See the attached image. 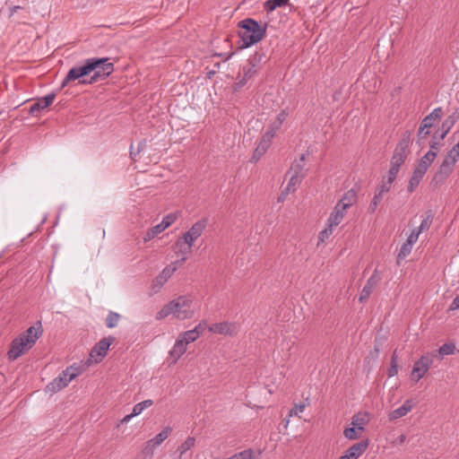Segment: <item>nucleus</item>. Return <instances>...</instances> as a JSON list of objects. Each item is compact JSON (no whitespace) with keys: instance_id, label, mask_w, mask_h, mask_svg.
Returning <instances> with one entry per match:
<instances>
[{"instance_id":"nucleus-19","label":"nucleus","mask_w":459,"mask_h":459,"mask_svg":"<svg viewBox=\"0 0 459 459\" xmlns=\"http://www.w3.org/2000/svg\"><path fill=\"white\" fill-rule=\"evenodd\" d=\"M69 383H70L69 379L67 378L66 376L64 375V372L62 371V373L59 374V376L53 379V381H51L47 385L46 391L49 392V393H53V394L57 393L60 390H62L63 388H65V386H67Z\"/></svg>"},{"instance_id":"nucleus-62","label":"nucleus","mask_w":459,"mask_h":459,"mask_svg":"<svg viewBox=\"0 0 459 459\" xmlns=\"http://www.w3.org/2000/svg\"><path fill=\"white\" fill-rule=\"evenodd\" d=\"M374 354H375V357H377L379 354V348L377 346H375V348H374Z\"/></svg>"},{"instance_id":"nucleus-49","label":"nucleus","mask_w":459,"mask_h":459,"mask_svg":"<svg viewBox=\"0 0 459 459\" xmlns=\"http://www.w3.org/2000/svg\"><path fill=\"white\" fill-rule=\"evenodd\" d=\"M392 184L393 183H389L388 184V180L384 178L383 181H382L381 186L378 187L377 192H378L379 194L384 195L385 193L389 192Z\"/></svg>"},{"instance_id":"nucleus-10","label":"nucleus","mask_w":459,"mask_h":459,"mask_svg":"<svg viewBox=\"0 0 459 459\" xmlns=\"http://www.w3.org/2000/svg\"><path fill=\"white\" fill-rule=\"evenodd\" d=\"M208 220L204 218L192 225V227L183 234L182 241L189 247H192L195 241L202 235L207 226Z\"/></svg>"},{"instance_id":"nucleus-57","label":"nucleus","mask_w":459,"mask_h":459,"mask_svg":"<svg viewBox=\"0 0 459 459\" xmlns=\"http://www.w3.org/2000/svg\"><path fill=\"white\" fill-rule=\"evenodd\" d=\"M290 192L289 190H287L286 188H284L280 195L278 196V202L279 203H282L285 201V199L287 198L288 195L290 194Z\"/></svg>"},{"instance_id":"nucleus-17","label":"nucleus","mask_w":459,"mask_h":459,"mask_svg":"<svg viewBox=\"0 0 459 459\" xmlns=\"http://www.w3.org/2000/svg\"><path fill=\"white\" fill-rule=\"evenodd\" d=\"M209 332L232 336L236 333V325L230 322L216 323L209 326Z\"/></svg>"},{"instance_id":"nucleus-26","label":"nucleus","mask_w":459,"mask_h":459,"mask_svg":"<svg viewBox=\"0 0 459 459\" xmlns=\"http://www.w3.org/2000/svg\"><path fill=\"white\" fill-rule=\"evenodd\" d=\"M425 174L426 172H424L423 170L418 168L414 169L407 186V190L409 193H412L416 189V187L419 186L420 182L421 181Z\"/></svg>"},{"instance_id":"nucleus-64","label":"nucleus","mask_w":459,"mask_h":459,"mask_svg":"<svg viewBox=\"0 0 459 459\" xmlns=\"http://www.w3.org/2000/svg\"><path fill=\"white\" fill-rule=\"evenodd\" d=\"M144 145H145V142H141V143L138 144V147H137V148H140V149H141V151H142Z\"/></svg>"},{"instance_id":"nucleus-20","label":"nucleus","mask_w":459,"mask_h":459,"mask_svg":"<svg viewBox=\"0 0 459 459\" xmlns=\"http://www.w3.org/2000/svg\"><path fill=\"white\" fill-rule=\"evenodd\" d=\"M368 440L363 439L349 447L346 453L351 459H358L367 450Z\"/></svg>"},{"instance_id":"nucleus-52","label":"nucleus","mask_w":459,"mask_h":459,"mask_svg":"<svg viewBox=\"0 0 459 459\" xmlns=\"http://www.w3.org/2000/svg\"><path fill=\"white\" fill-rule=\"evenodd\" d=\"M304 404L297 405L295 404L289 412V417L297 416L299 412H302L305 409Z\"/></svg>"},{"instance_id":"nucleus-8","label":"nucleus","mask_w":459,"mask_h":459,"mask_svg":"<svg viewBox=\"0 0 459 459\" xmlns=\"http://www.w3.org/2000/svg\"><path fill=\"white\" fill-rule=\"evenodd\" d=\"M116 341L112 335L105 337L99 341L90 352V359L95 363L100 362L107 355L110 345Z\"/></svg>"},{"instance_id":"nucleus-35","label":"nucleus","mask_w":459,"mask_h":459,"mask_svg":"<svg viewBox=\"0 0 459 459\" xmlns=\"http://www.w3.org/2000/svg\"><path fill=\"white\" fill-rule=\"evenodd\" d=\"M178 337L184 341V343L188 344L196 341L199 336L197 331L188 330L178 334Z\"/></svg>"},{"instance_id":"nucleus-13","label":"nucleus","mask_w":459,"mask_h":459,"mask_svg":"<svg viewBox=\"0 0 459 459\" xmlns=\"http://www.w3.org/2000/svg\"><path fill=\"white\" fill-rule=\"evenodd\" d=\"M458 120L459 108H456L452 114L446 117L435 134L438 135L439 139L443 140Z\"/></svg>"},{"instance_id":"nucleus-46","label":"nucleus","mask_w":459,"mask_h":459,"mask_svg":"<svg viewBox=\"0 0 459 459\" xmlns=\"http://www.w3.org/2000/svg\"><path fill=\"white\" fill-rule=\"evenodd\" d=\"M195 445V438L188 437L179 447L178 451L180 452V455L188 451Z\"/></svg>"},{"instance_id":"nucleus-12","label":"nucleus","mask_w":459,"mask_h":459,"mask_svg":"<svg viewBox=\"0 0 459 459\" xmlns=\"http://www.w3.org/2000/svg\"><path fill=\"white\" fill-rule=\"evenodd\" d=\"M381 280V273L377 269H375L371 276L368 279L366 285L363 287L359 300L363 303L368 299L371 293L374 291Z\"/></svg>"},{"instance_id":"nucleus-63","label":"nucleus","mask_w":459,"mask_h":459,"mask_svg":"<svg viewBox=\"0 0 459 459\" xmlns=\"http://www.w3.org/2000/svg\"><path fill=\"white\" fill-rule=\"evenodd\" d=\"M339 459H351L349 455L345 452L343 455H342Z\"/></svg>"},{"instance_id":"nucleus-24","label":"nucleus","mask_w":459,"mask_h":459,"mask_svg":"<svg viewBox=\"0 0 459 459\" xmlns=\"http://www.w3.org/2000/svg\"><path fill=\"white\" fill-rule=\"evenodd\" d=\"M186 346L187 344L184 343V341L178 336L173 348L169 351V355L174 359V362L186 351Z\"/></svg>"},{"instance_id":"nucleus-53","label":"nucleus","mask_w":459,"mask_h":459,"mask_svg":"<svg viewBox=\"0 0 459 459\" xmlns=\"http://www.w3.org/2000/svg\"><path fill=\"white\" fill-rule=\"evenodd\" d=\"M266 152L257 147L255 149L253 156L251 158V161L256 162Z\"/></svg>"},{"instance_id":"nucleus-9","label":"nucleus","mask_w":459,"mask_h":459,"mask_svg":"<svg viewBox=\"0 0 459 459\" xmlns=\"http://www.w3.org/2000/svg\"><path fill=\"white\" fill-rule=\"evenodd\" d=\"M443 116V109L441 107H437L432 110V112L426 116L420 126L418 132L419 141L426 138L429 134V128L432 127L434 122L440 119Z\"/></svg>"},{"instance_id":"nucleus-7","label":"nucleus","mask_w":459,"mask_h":459,"mask_svg":"<svg viewBox=\"0 0 459 459\" xmlns=\"http://www.w3.org/2000/svg\"><path fill=\"white\" fill-rule=\"evenodd\" d=\"M434 360V355L427 353L422 355L417 361L414 362L411 371L412 380L418 382L429 371Z\"/></svg>"},{"instance_id":"nucleus-39","label":"nucleus","mask_w":459,"mask_h":459,"mask_svg":"<svg viewBox=\"0 0 459 459\" xmlns=\"http://www.w3.org/2000/svg\"><path fill=\"white\" fill-rule=\"evenodd\" d=\"M169 315L174 316L173 307L171 306V301H169L168 304H166L157 314L155 318L157 320H161L167 317Z\"/></svg>"},{"instance_id":"nucleus-22","label":"nucleus","mask_w":459,"mask_h":459,"mask_svg":"<svg viewBox=\"0 0 459 459\" xmlns=\"http://www.w3.org/2000/svg\"><path fill=\"white\" fill-rule=\"evenodd\" d=\"M357 193L353 189H350L343 194L342 197L337 203V205L346 210L352 206L357 202Z\"/></svg>"},{"instance_id":"nucleus-45","label":"nucleus","mask_w":459,"mask_h":459,"mask_svg":"<svg viewBox=\"0 0 459 459\" xmlns=\"http://www.w3.org/2000/svg\"><path fill=\"white\" fill-rule=\"evenodd\" d=\"M455 346L453 343H444L439 349L438 353L442 356L454 354Z\"/></svg>"},{"instance_id":"nucleus-1","label":"nucleus","mask_w":459,"mask_h":459,"mask_svg":"<svg viewBox=\"0 0 459 459\" xmlns=\"http://www.w3.org/2000/svg\"><path fill=\"white\" fill-rule=\"evenodd\" d=\"M108 57L87 58L81 65L72 67L62 82L65 88L70 82L79 80V83L92 84L108 78L114 71V64Z\"/></svg>"},{"instance_id":"nucleus-41","label":"nucleus","mask_w":459,"mask_h":459,"mask_svg":"<svg viewBox=\"0 0 459 459\" xmlns=\"http://www.w3.org/2000/svg\"><path fill=\"white\" fill-rule=\"evenodd\" d=\"M120 319V315L110 311L106 318V325L108 328H113L117 325L118 321Z\"/></svg>"},{"instance_id":"nucleus-2","label":"nucleus","mask_w":459,"mask_h":459,"mask_svg":"<svg viewBox=\"0 0 459 459\" xmlns=\"http://www.w3.org/2000/svg\"><path fill=\"white\" fill-rule=\"evenodd\" d=\"M238 35L243 48H248L259 42L266 33V26L260 25L255 20L247 18L238 22Z\"/></svg>"},{"instance_id":"nucleus-4","label":"nucleus","mask_w":459,"mask_h":459,"mask_svg":"<svg viewBox=\"0 0 459 459\" xmlns=\"http://www.w3.org/2000/svg\"><path fill=\"white\" fill-rule=\"evenodd\" d=\"M459 160V155H455L454 148H452L446 155L443 162L434 174L431 184L438 186L443 184L447 178L452 174L456 162Z\"/></svg>"},{"instance_id":"nucleus-33","label":"nucleus","mask_w":459,"mask_h":459,"mask_svg":"<svg viewBox=\"0 0 459 459\" xmlns=\"http://www.w3.org/2000/svg\"><path fill=\"white\" fill-rule=\"evenodd\" d=\"M289 0H267L264 3V9L267 13H272L277 7L285 6Z\"/></svg>"},{"instance_id":"nucleus-44","label":"nucleus","mask_w":459,"mask_h":459,"mask_svg":"<svg viewBox=\"0 0 459 459\" xmlns=\"http://www.w3.org/2000/svg\"><path fill=\"white\" fill-rule=\"evenodd\" d=\"M333 228V227H330V224H328L325 230L319 232L317 246L324 243L325 239H327L330 237V235H332Z\"/></svg>"},{"instance_id":"nucleus-48","label":"nucleus","mask_w":459,"mask_h":459,"mask_svg":"<svg viewBox=\"0 0 459 459\" xmlns=\"http://www.w3.org/2000/svg\"><path fill=\"white\" fill-rule=\"evenodd\" d=\"M399 169H400L390 166V169H389L388 174H387V178H386L388 180V184L393 183L395 180L397 174L399 172Z\"/></svg>"},{"instance_id":"nucleus-47","label":"nucleus","mask_w":459,"mask_h":459,"mask_svg":"<svg viewBox=\"0 0 459 459\" xmlns=\"http://www.w3.org/2000/svg\"><path fill=\"white\" fill-rule=\"evenodd\" d=\"M281 122H278L276 119L270 124V126H268L266 132L270 134H272L273 136H275L277 131L281 128Z\"/></svg>"},{"instance_id":"nucleus-51","label":"nucleus","mask_w":459,"mask_h":459,"mask_svg":"<svg viewBox=\"0 0 459 459\" xmlns=\"http://www.w3.org/2000/svg\"><path fill=\"white\" fill-rule=\"evenodd\" d=\"M176 247L179 248V252L183 255H186L187 254L191 247H189V246H187V247H184V245H186V243H184V241H182V238H178L176 243H175Z\"/></svg>"},{"instance_id":"nucleus-30","label":"nucleus","mask_w":459,"mask_h":459,"mask_svg":"<svg viewBox=\"0 0 459 459\" xmlns=\"http://www.w3.org/2000/svg\"><path fill=\"white\" fill-rule=\"evenodd\" d=\"M290 176V179L287 186L285 187L290 193H293L297 190L298 186L301 184L302 180L305 178V175H294V174H286Z\"/></svg>"},{"instance_id":"nucleus-32","label":"nucleus","mask_w":459,"mask_h":459,"mask_svg":"<svg viewBox=\"0 0 459 459\" xmlns=\"http://www.w3.org/2000/svg\"><path fill=\"white\" fill-rule=\"evenodd\" d=\"M64 375L67 377L69 381L71 382L76 377L80 376L83 372V367L72 365L63 370Z\"/></svg>"},{"instance_id":"nucleus-23","label":"nucleus","mask_w":459,"mask_h":459,"mask_svg":"<svg viewBox=\"0 0 459 459\" xmlns=\"http://www.w3.org/2000/svg\"><path fill=\"white\" fill-rule=\"evenodd\" d=\"M345 209H342V207H339L337 204L335 205L328 218V224H330V227H336L342 221L345 216Z\"/></svg>"},{"instance_id":"nucleus-40","label":"nucleus","mask_w":459,"mask_h":459,"mask_svg":"<svg viewBox=\"0 0 459 459\" xmlns=\"http://www.w3.org/2000/svg\"><path fill=\"white\" fill-rule=\"evenodd\" d=\"M178 213L171 212L167 214L163 217L160 223H159L162 229L165 230L167 228H169L170 225H172L178 219Z\"/></svg>"},{"instance_id":"nucleus-29","label":"nucleus","mask_w":459,"mask_h":459,"mask_svg":"<svg viewBox=\"0 0 459 459\" xmlns=\"http://www.w3.org/2000/svg\"><path fill=\"white\" fill-rule=\"evenodd\" d=\"M407 156H408L407 152H400V151L394 149L393 156L391 158L390 166L400 169L401 166L404 163Z\"/></svg>"},{"instance_id":"nucleus-43","label":"nucleus","mask_w":459,"mask_h":459,"mask_svg":"<svg viewBox=\"0 0 459 459\" xmlns=\"http://www.w3.org/2000/svg\"><path fill=\"white\" fill-rule=\"evenodd\" d=\"M411 248H412V244L409 243V242H404L401 248H400V251L398 253V255H397V258L398 259H403L405 258L407 255H410L411 251Z\"/></svg>"},{"instance_id":"nucleus-15","label":"nucleus","mask_w":459,"mask_h":459,"mask_svg":"<svg viewBox=\"0 0 459 459\" xmlns=\"http://www.w3.org/2000/svg\"><path fill=\"white\" fill-rule=\"evenodd\" d=\"M168 437V432H159L155 437L147 441L143 449V454L144 456L152 457L156 447L159 446L164 440H166Z\"/></svg>"},{"instance_id":"nucleus-38","label":"nucleus","mask_w":459,"mask_h":459,"mask_svg":"<svg viewBox=\"0 0 459 459\" xmlns=\"http://www.w3.org/2000/svg\"><path fill=\"white\" fill-rule=\"evenodd\" d=\"M274 136H273L272 134H268L267 132H265L263 136L261 137L258 144H257V147L261 148L262 150L267 152V150L269 149V147L271 146L272 144V140Z\"/></svg>"},{"instance_id":"nucleus-50","label":"nucleus","mask_w":459,"mask_h":459,"mask_svg":"<svg viewBox=\"0 0 459 459\" xmlns=\"http://www.w3.org/2000/svg\"><path fill=\"white\" fill-rule=\"evenodd\" d=\"M420 233H421L420 230H418V229L412 230L406 241L413 245L414 243L417 242L419 235Z\"/></svg>"},{"instance_id":"nucleus-37","label":"nucleus","mask_w":459,"mask_h":459,"mask_svg":"<svg viewBox=\"0 0 459 459\" xmlns=\"http://www.w3.org/2000/svg\"><path fill=\"white\" fill-rule=\"evenodd\" d=\"M162 231H164V230L162 229V227L160 224H157L156 226L152 227L151 229H149L147 230L145 236L143 237V241L148 242V241L152 240V238H154L157 235H159Z\"/></svg>"},{"instance_id":"nucleus-59","label":"nucleus","mask_w":459,"mask_h":459,"mask_svg":"<svg viewBox=\"0 0 459 459\" xmlns=\"http://www.w3.org/2000/svg\"><path fill=\"white\" fill-rule=\"evenodd\" d=\"M141 152V149L137 148L136 151L133 150V145H131L130 156L133 160H135V157Z\"/></svg>"},{"instance_id":"nucleus-58","label":"nucleus","mask_w":459,"mask_h":459,"mask_svg":"<svg viewBox=\"0 0 459 459\" xmlns=\"http://www.w3.org/2000/svg\"><path fill=\"white\" fill-rule=\"evenodd\" d=\"M449 309L450 310H456V309H459V295L456 296L452 303L450 304V307H449Z\"/></svg>"},{"instance_id":"nucleus-55","label":"nucleus","mask_w":459,"mask_h":459,"mask_svg":"<svg viewBox=\"0 0 459 459\" xmlns=\"http://www.w3.org/2000/svg\"><path fill=\"white\" fill-rule=\"evenodd\" d=\"M289 113L286 109H283L281 110L276 117V120L278 122H281V124L282 125L283 122L286 120L287 117H288Z\"/></svg>"},{"instance_id":"nucleus-14","label":"nucleus","mask_w":459,"mask_h":459,"mask_svg":"<svg viewBox=\"0 0 459 459\" xmlns=\"http://www.w3.org/2000/svg\"><path fill=\"white\" fill-rule=\"evenodd\" d=\"M43 333V327L40 321H37L35 325L29 327L25 332L20 334L21 337L30 344V347L36 343L37 340L41 337Z\"/></svg>"},{"instance_id":"nucleus-11","label":"nucleus","mask_w":459,"mask_h":459,"mask_svg":"<svg viewBox=\"0 0 459 459\" xmlns=\"http://www.w3.org/2000/svg\"><path fill=\"white\" fill-rule=\"evenodd\" d=\"M30 345L21 337L20 335L14 338L10 345L7 352L8 359L13 361L21 357L25 351L30 349Z\"/></svg>"},{"instance_id":"nucleus-18","label":"nucleus","mask_w":459,"mask_h":459,"mask_svg":"<svg viewBox=\"0 0 459 459\" xmlns=\"http://www.w3.org/2000/svg\"><path fill=\"white\" fill-rule=\"evenodd\" d=\"M56 94L54 92L46 95L45 97L39 99L30 107V114L43 110L49 107L55 100Z\"/></svg>"},{"instance_id":"nucleus-42","label":"nucleus","mask_w":459,"mask_h":459,"mask_svg":"<svg viewBox=\"0 0 459 459\" xmlns=\"http://www.w3.org/2000/svg\"><path fill=\"white\" fill-rule=\"evenodd\" d=\"M383 195L379 194L378 192H375V195L373 196V199L371 200L369 205H368V211L369 213H374L378 206V204H380V202L382 201L383 199Z\"/></svg>"},{"instance_id":"nucleus-54","label":"nucleus","mask_w":459,"mask_h":459,"mask_svg":"<svg viewBox=\"0 0 459 459\" xmlns=\"http://www.w3.org/2000/svg\"><path fill=\"white\" fill-rule=\"evenodd\" d=\"M205 327H206V322L205 321H202L200 322L194 329H192L193 331H197L198 333V336L200 337V335L204 333V331L205 330Z\"/></svg>"},{"instance_id":"nucleus-25","label":"nucleus","mask_w":459,"mask_h":459,"mask_svg":"<svg viewBox=\"0 0 459 459\" xmlns=\"http://www.w3.org/2000/svg\"><path fill=\"white\" fill-rule=\"evenodd\" d=\"M436 157H437L436 151H429L427 153H425L420 158L416 168L423 170L424 172H427L428 169L430 167L432 162L435 160Z\"/></svg>"},{"instance_id":"nucleus-56","label":"nucleus","mask_w":459,"mask_h":459,"mask_svg":"<svg viewBox=\"0 0 459 459\" xmlns=\"http://www.w3.org/2000/svg\"><path fill=\"white\" fill-rule=\"evenodd\" d=\"M438 137L437 134H434L432 140L429 142V151H435L438 150V143L436 141V139Z\"/></svg>"},{"instance_id":"nucleus-3","label":"nucleus","mask_w":459,"mask_h":459,"mask_svg":"<svg viewBox=\"0 0 459 459\" xmlns=\"http://www.w3.org/2000/svg\"><path fill=\"white\" fill-rule=\"evenodd\" d=\"M264 56V54L260 52H255L249 56L247 65L242 67V72L238 73L236 77V82L233 86L235 91L243 88L250 80L255 78L260 70V64Z\"/></svg>"},{"instance_id":"nucleus-27","label":"nucleus","mask_w":459,"mask_h":459,"mask_svg":"<svg viewBox=\"0 0 459 459\" xmlns=\"http://www.w3.org/2000/svg\"><path fill=\"white\" fill-rule=\"evenodd\" d=\"M412 409V402L411 400H407L399 408L392 411L389 414L390 420H397L399 418L403 417Z\"/></svg>"},{"instance_id":"nucleus-31","label":"nucleus","mask_w":459,"mask_h":459,"mask_svg":"<svg viewBox=\"0 0 459 459\" xmlns=\"http://www.w3.org/2000/svg\"><path fill=\"white\" fill-rule=\"evenodd\" d=\"M411 132L410 131H405L403 134V136L401 138V140L399 141V143H397L396 147H395V150H398L400 152H409V147H410V144H411Z\"/></svg>"},{"instance_id":"nucleus-34","label":"nucleus","mask_w":459,"mask_h":459,"mask_svg":"<svg viewBox=\"0 0 459 459\" xmlns=\"http://www.w3.org/2000/svg\"><path fill=\"white\" fill-rule=\"evenodd\" d=\"M398 373V355L396 350L393 352L390 361V367L387 370L389 377L396 376Z\"/></svg>"},{"instance_id":"nucleus-5","label":"nucleus","mask_w":459,"mask_h":459,"mask_svg":"<svg viewBox=\"0 0 459 459\" xmlns=\"http://www.w3.org/2000/svg\"><path fill=\"white\" fill-rule=\"evenodd\" d=\"M192 302V299L187 296H179L171 300L174 316L179 320L191 318L194 316V310L191 307Z\"/></svg>"},{"instance_id":"nucleus-21","label":"nucleus","mask_w":459,"mask_h":459,"mask_svg":"<svg viewBox=\"0 0 459 459\" xmlns=\"http://www.w3.org/2000/svg\"><path fill=\"white\" fill-rule=\"evenodd\" d=\"M306 154L302 153L298 160H295L290 169L288 170L287 174H294V175H305L306 176V169H305V164H306Z\"/></svg>"},{"instance_id":"nucleus-28","label":"nucleus","mask_w":459,"mask_h":459,"mask_svg":"<svg viewBox=\"0 0 459 459\" xmlns=\"http://www.w3.org/2000/svg\"><path fill=\"white\" fill-rule=\"evenodd\" d=\"M152 404V400H145L143 402L136 403L132 413L126 415L120 422H126L128 421L132 417L136 416L140 414L145 408L150 407Z\"/></svg>"},{"instance_id":"nucleus-61","label":"nucleus","mask_w":459,"mask_h":459,"mask_svg":"<svg viewBox=\"0 0 459 459\" xmlns=\"http://www.w3.org/2000/svg\"><path fill=\"white\" fill-rule=\"evenodd\" d=\"M397 439H398V443H399V444H402V443H403V442H404V440H405V436H404L403 434H401V435L398 437V438H397Z\"/></svg>"},{"instance_id":"nucleus-6","label":"nucleus","mask_w":459,"mask_h":459,"mask_svg":"<svg viewBox=\"0 0 459 459\" xmlns=\"http://www.w3.org/2000/svg\"><path fill=\"white\" fill-rule=\"evenodd\" d=\"M186 260V256H183L180 260H177L170 264L167 265L160 273H159L153 280L152 289L154 292L159 291L162 286L168 281V280L177 271L178 266H181Z\"/></svg>"},{"instance_id":"nucleus-60","label":"nucleus","mask_w":459,"mask_h":459,"mask_svg":"<svg viewBox=\"0 0 459 459\" xmlns=\"http://www.w3.org/2000/svg\"><path fill=\"white\" fill-rule=\"evenodd\" d=\"M358 432H353V431H351V432H344L345 434V437L350 438V439H355L358 437V435H357Z\"/></svg>"},{"instance_id":"nucleus-16","label":"nucleus","mask_w":459,"mask_h":459,"mask_svg":"<svg viewBox=\"0 0 459 459\" xmlns=\"http://www.w3.org/2000/svg\"><path fill=\"white\" fill-rule=\"evenodd\" d=\"M370 420V414L367 411H359L352 417V427L345 428L344 430H365V426Z\"/></svg>"},{"instance_id":"nucleus-36","label":"nucleus","mask_w":459,"mask_h":459,"mask_svg":"<svg viewBox=\"0 0 459 459\" xmlns=\"http://www.w3.org/2000/svg\"><path fill=\"white\" fill-rule=\"evenodd\" d=\"M433 221V214L431 211H427L424 214V218L421 221V223L418 230H420V232L429 230Z\"/></svg>"}]
</instances>
